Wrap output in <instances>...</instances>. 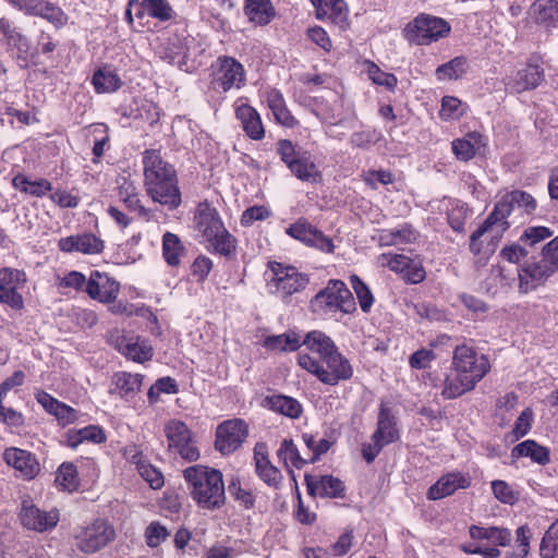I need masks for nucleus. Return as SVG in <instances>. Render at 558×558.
<instances>
[{
	"mask_svg": "<svg viewBox=\"0 0 558 558\" xmlns=\"http://www.w3.org/2000/svg\"><path fill=\"white\" fill-rule=\"evenodd\" d=\"M143 163L147 194L170 210L178 208L182 199L174 168L155 149L144 151Z\"/></svg>",
	"mask_w": 558,
	"mask_h": 558,
	"instance_id": "f257e3e1",
	"label": "nucleus"
},
{
	"mask_svg": "<svg viewBox=\"0 0 558 558\" xmlns=\"http://www.w3.org/2000/svg\"><path fill=\"white\" fill-rule=\"evenodd\" d=\"M193 499L205 509H218L225 504V484L219 470L193 465L183 472Z\"/></svg>",
	"mask_w": 558,
	"mask_h": 558,
	"instance_id": "f03ea898",
	"label": "nucleus"
},
{
	"mask_svg": "<svg viewBox=\"0 0 558 558\" xmlns=\"http://www.w3.org/2000/svg\"><path fill=\"white\" fill-rule=\"evenodd\" d=\"M298 364L316 376L319 381L329 386H336L353 376L350 361L339 350H333V353L323 360H316L311 354L300 353Z\"/></svg>",
	"mask_w": 558,
	"mask_h": 558,
	"instance_id": "7ed1b4c3",
	"label": "nucleus"
},
{
	"mask_svg": "<svg viewBox=\"0 0 558 558\" xmlns=\"http://www.w3.org/2000/svg\"><path fill=\"white\" fill-rule=\"evenodd\" d=\"M311 311L317 315H331L340 311L352 314L356 311L352 292L339 279H330L310 302Z\"/></svg>",
	"mask_w": 558,
	"mask_h": 558,
	"instance_id": "20e7f679",
	"label": "nucleus"
},
{
	"mask_svg": "<svg viewBox=\"0 0 558 558\" xmlns=\"http://www.w3.org/2000/svg\"><path fill=\"white\" fill-rule=\"evenodd\" d=\"M536 199L527 192L513 190L506 193L495 205L493 211L488 215L490 220H494L496 225L502 226L501 231L507 230L510 227V222L507 218L514 215L515 217H522L524 215L530 216L536 209Z\"/></svg>",
	"mask_w": 558,
	"mask_h": 558,
	"instance_id": "39448f33",
	"label": "nucleus"
},
{
	"mask_svg": "<svg viewBox=\"0 0 558 558\" xmlns=\"http://www.w3.org/2000/svg\"><path fill=\"white\" fill-rule=\"evenodd\" d=\"M451 27L440 17L420 14L404 29L407 39L415 45L425 46L449 35Z\"/></svg>",
	"mask_w": 558,
	"mask_h": 558,
	"instance_id": "423d86ee",
	"label": "nucleus"
},
{
	"mask_svg": "<svg viewBox=\"0 0 558 558\" xmlns=\"http://www.w3.org/2000/svg\"><path fill=\"white\" fill-rule=\"evenodd\" d=\"M114 537L116 531L113 526L102 519H97L86 526H81L74 534L75 546L86 555L101 550Z\"/></svg>",
	"mask_w": 558,
	"mask_h": 558,
	"instance_id": "0eeeda50",
	"label": "nucleus"
},
{
	"mask_svg": "<svg viewBox=\"0 0 558 558\" xmlns=\"http://www.w3.org/2000/svg\"><path fill=\"white\" fill-rule=\"evenodd\" d=\"M269 269L272 274L271 279L268 281L269 291L284 299L300 292L308 283V278L299 272L294 267L270 262Z\"/></svg>",
	"mask_w": 558,
	"mask_h": 558,
	"instance_id": "6e6552de",
	"label": "nucleus"
},
{
	"mask_svg": "<svg viewBox=\"0 0 558 558\" xmlns=\"http://www.w3.org/2000/svg\"><path fill=\"white\" fill-rule=\"evenodd\" d=\"M452 367L475 381H481L490 368L488 359L465 344L458 345L453 351Z\"/></svg>",
	"mask_w": 558,
	"mask_h": 558,
	"instance_id": "1a4fd4ad",
	"label": "nucleus"
},
{
	"mask_svg": "<svg viewBox=\"0 0 558 558\" xmlns=\"http://www.w3.org/2000/svg\"><path fill=\"white\" fill-rule=\"evenodd\" d=\"M169 450L180 454L186 461H196L199 451L192 439V433L184 422L171 420L165 426Z\"/></svg>",
	"mask_w": 558,
	"mask_h": 558,
	"instance_id": "9d476101",
	"label": "nucleus"
},
{
	"mask_svg": "<svg viewBox=\"0 0 558 558\" xmlns=\"http://www.w3.org/2000/svg\"><path fill=\"white\" fill-rule=\"evenodd\" d=\"M247 435V424L243 420L225 421L217 427L215 447L221 453L229 454L242 446Z\"/></svg>",
	"mask_w": 558,
	"mask_h": 558,
	"instance_id": "9b49d317",
	"label": "nucleus"
},
{
	"mask_svg": "<svg viewBox=\"0 0 558 558\" xmlns=\"http://www.w3.org/2000/svg\"><path fill=\"white\" fill-rule=\"evenodd\" d=\"M26 282L24 271L3 267L0 269V303L13 310H22L24 300L19 289Z\"/></svg>",
	"mask_w": 558,
	"mask_h": 558,
	"instance_id": "f8f14e48",
	"label": "nucleus"
},
{
	"mask_svg": "<svg viewBox=\"0 0 558 558\" xmlns=\"http://www.w3.org/2000/svg\"><path fill=\"white\" fill-rule=\"evenodd\" d=\"M557 271L541 254L537 258L526 262L519 270V289L523 293L535 290L544 284Z\"/></svg>",
	"mask_w": 558,
	"mask_h": 558,
	"instance_id": "ddd939ff",
	"label": "nucleus"
},
{
	"mask_svg": "<svg viewBox=\"0 0 558 558\" xmlns=\"http://www.w3.org/2000/svg\"><path fill=\"white\" fill-rule=\"evenodd\" d=\"M0 40L16 49V59L21 68H27L36 56V52L31 51L28 38L7 17H0Z\"/></svg>",
	"mask_w": 558,
	"mask_h": 558,
	"instance_id": "4468645a",
	"label": "nucleus"
},
{
	"mask_svg": "<svg viewBox=\"0 0 558 558\" xmlns=\"http://www.w3.org/2000/svg\"><path fill=\"white\" fill-rule=\"evenodd\" d=\"M243 65L232 57L221 56L216 60L215 84L223 92L240 88L244 82Z\"/></svg>",
	"mask_w": 558,
	"mask_h": 558,
	"instance_id": "2eb2a0df",
	"label": "nucleus"
},
{
	"mask_svg": "<svg viewBox=\"0 0 558 558\" xmlns=\"http://www.w3.org/2000/svg\"><path fill=\"white\" fill-rule=\"evenodd\" d=\"M3 460L19 473L20 477L27 481L35 478L40 471V464L35 454L24 449L7 448Z\"/></svg>",
	"mask_w": 558,
	"mask_h": 558,
	"instance_id": "dca6fc26",
	"label": "nucleus"
},
{
	"mask_svg": "<svg viewBox=\"0 0 558 558\" xmlns=\"http://www.w3.org/2000/svg\"><path fill=\"white\" fill-rule=\"evenodd\" d=\"M58 247L64 253H82L85 255L99 254L104 250V241L94 233L85 232L81 234L61 238Z\"/></svg>",
	"mask_w": 558,
	"mask_h": 558,
	"instance_id": "f3484780",
	"label": "nucleus"
},
{
	"mask_svg": "<svg viewBox=\"0 0 558 558\" xmlns=\"http://www.w3.org/2000/svg\"><path fill=\"white\" fill-rule=\"evenodd\" d=\"M120 284L106 274L92 271L86 283L87 294L99 302L109 303L118 296Z\"/></svg>",
	"mask_w": 558,
	"mask_h": 558,
	"instance_id": "a211bd4d",
	"label": "nucleus"
},
{
	"mask_svg": "<svg viewBox=\"0 0 558 558\" xmlns=\"http://www.w3.org/2000/svg\"><path fill=\"white\" fill-rule=\"evenodd\" d=\"M59 521V512L56 509L50 511H41L34 505L23 504L21 511L22 524L38 532L50 530L57 525Z\"/></svg>",
	"mask_w": 558,
	"mask_h": 558,
	"instance_id": "6ab92c4d",
	"label": "nucleus"
},
{
	"mask_svg": "<svg viewBox=\"0 0 558 558\" xmlns=\"http://www.w3.org/2000/svg\"><path fill=\"white\" fill-rule=\"evenodd\" d=\"M255 472L268 486L278 487L282 481V474L268 459V448L264 442H257L254 447Z\"/></svg>",
	"mask_w": 558,
	"mask_h": 558,
	"instance_id": "aec40b11",
	"label": "nucleus"
},
{
	"mask_svg": "<svg viewBox=\"0 0 558 558\" xmlns=\"http://www.w3.org/2000/svg\"><path fill=\"white\" fill-rule=\"evenodd\" d=\"M544 80V70L535 64H526L510 76L506 83L507 88L520 94L536 88Z\"/></svg>",
	"mask_w": 558,
	"mask_h": 558,
	"instance_id": "412c9836",
	"label": "nucleus"
},
{
	"mask_svg": "<svg viewBox=\"0 0 558 558\" xmlns=\"http://www.w3.org/2000/svg\"><path fill=\"white\" fill-rule=\"evenodd\" d=\"M470 485L471 481L469 476L460 472L447 473L428 488L427 498L438 500L452 495L460 488H468Z\"/></svg>",
	"mask_w": 558,
	"mask_h": 558,
	"instance_id": "4be33fe9",
	"label": "nucleus"
},
{
	"mask_svg": "<svg viewBox=\"0 0 558 558\" xmlns=\"http://www.w3.org/2000/svg\"><path fill=\"white\" fill-rule=\"evenodd\" d=\"M307 490L322 498H341L344 496L343 483L332 475L305 476Z\"/></svg>",
	"mask_w": 558,
	"mask_h": 558,
	"instance_id": "5701e85b",
	"label": "nucleus"
},
{
	"mask_svg": "<svg viewBox=\"0 0 558 558\" xmlns=\"http://www.w3.org/2000/svg\"><path fill=\"white\" fill-rule=\"evenodd\" d=\"M373 436L387 445L397 441L400 437L397 427V416L392 409L384 401L379 405L377 426Z\"/></svg>",
	"mask_w": 558,
	"mask_h": 558,
	"instance_id": "b1692460",
	"label": "nucleus"
},
{
	"mask_svg": "<svg viewBox=\"0 0 558 558\" xmlns=\"http://www.w3.org/2000/svg\"><path fill=\"white\" fill-rule=\"evenodd\" d=\"M194 222L195 229L202 235L203 240L223 227V222L217 209L211 207L207 202L197 205Z\"/></svg>",
	"mask_w": 558,
	"mask_h": 558,
	"instance_id": "393cba45",
	"label": "nucleus"
},
{
	"mask_svg": "<svg viewBox=\"0 0 558 558\" xmlns=\"http://www.w3.org/2000/svg\"><path fill=\"white\" fill-rule=\"evenodd\" d=\"M117 349L125 357L137 363H144L153 357V348L140 337L122 336L118 340Z\"/></svg>",
	"mask_w": 558,
	"mask_h": 558,
	"instance_id": "a878e982",
	"label": "nucleus"
},
{
	"mask_svg": "<svg viewBox=\"0 0 558 558\" xmlns=\"http://www.w3.org/2000/svg\"><path fill=\"white\" fill-rule=\"evenodd\" d=\"M316 9V17L328 19L344 27L348 23V7L343 0H311Z\"/></svg>",
	"mask_w": 558,
	"mask_h": 558,
	"instance_id": "bb28decb",
	"label": "nucleus"
},
{
	"mask_svg": "<svg viewBox=\"0 0 558 558\" xmlns=\"http://www.w3.org/2000/svg\"><path fill=\"white\" fill-rule=\"evenodd\" d=\"M235 117L241 121L243 131L250 138L255 141L264 138L265 129L256 109L247 104L238 105Z\"/></svg>",
	"mask_w": 558,
	"mask_h": 558,
	"instance_id": "cd10ccee",
	"label": "nucleus"
},
{
	"mask_svg": "<svg viewBox=\"0 0 558 558\" xmlns=\"http://www.w3.org/2000/svg\"><path fill=\"white\" fill-rule=\"evenodd\" d=\"M142 381L143 376L141 374H131L128 372L116 373L112 377V388L110 392L130 401L140 392Z\"/></svg>",
	"mask_w": 558,
	"mask_h": 558,
	"instance_id": "c85d7f7f",
	"label": "nucleus"
},
{
	"mask_svg": "<svg viewBox=\"0 0 558 558\" xmlns=\"http://www.w3.org/2000/svg\"><path fill=\"white\" fill-rule=\"evenodd\" d=\"M420 232L410 223H402L393 229H384L378 233V243L381 246L410 244L417 241Z\"/></svg>",
	"mask_w": 558,
	"mask_h": 558,
	"instance_id": "c756f323",
	"label": "nucleus"
},
{
	"mask_svg": "<svg viewBox=\"0 0 558 558\" xmlns=\"http://www.w3.org/2000/svg\"><path fill=\"white\" fill-rule=\"evenodd\" d=\"M485 146L484 137L478 132H469L451 143V150L460 161H469L475 157L481 147Z\"/></svg>",
	"mask_w": 558,
	"mask_h": 558,
	"instance_id": "7c9ffc66",
	"label": "nucleus"
},
{
	"mask_svg": "<svg viewBox=\"0 0 558 558\" xmlns=\"http://www.w3.org/2000/svg\"><path fill=\"white\" fill-rule=\"evenodd\" d=\"M207 250L211 253L219 254L228 259L236 254V239L223 226L217 232L211 233L204 239Z\"/></svg>",
	"mask_w": 558,
	"mask_h": 558,
	"instance_id": "2f4dec72",
	"label": "nucleus"
},
{
	"mask_svg": "<svg viewBox=\"0 0 558 558\" xmlns=\"http://www.w3.org/2000/svg\"><path fill=\"white\" fill-rule=\"evenodd\" d=\"M477 381L453 368L445 377L441 395L445 399H456L475 388Z\"/></svg>",
	"mask_w": 558,
	"mask_h": 558,
	"instance_id": "473e14b6",
	"label": "nucleus"
},
{
	"mask_svg": "<svg viewBox=\"0 0 558 558\" xmlns=\"http://www.w3.org/2000/svg\"><path fill=\"white\" fill-rule=\"evenodd\" d=\"M531 17L539 25L550 28L558 25V2L556 0H536L530 10Z\"/></svg>",
	"mask_w": 558,
	"mask_h": 558,
	"instance_id": "72a5a7b5",
	"label": "nucleus"
},
{
	"mask_svg": "<svg viewBox=\"0 0 558 558\" xmlns=\"http://www.w3.org/2000/svg\"><path fill=\"white\" fill-rule=\"evenodd\" d=\"M302 345H305L308 351L317 354L316 360H323L328 354L338 350L333 340L320 330H313L306 333L302 339Z\"/></svg>",
	"mask_w": 558,
	"mask_h": 558,
	"instance_id": "f704fd0d",
	"label": "nucleus"
},
{
	"mask_svg": "<svg viewBox=\"0 0 558 558\" xmlns=\"http://www.w3.org/2000/svg\"><path fill=\"white\" fill-rule=\"evenodd\" d=\"M512 458H522L527 457L533 462H536L541 465H546L550 461V452L547 447L541 446L533 439L524 440L518 444L511 450Z\"/></svg>",
	"mask_w": 558,
	"mask_h": 558,
	"instance_id": "c9c22d12",
	"label": "nucleus"
},
{
	"mask_svg": "<svg viewBox=\"0 0 558 558\" xmlns=\"http://www.w3.org/2000/svg\"><path fill=\"white\" fill-rule=\"evenodd\" d=\"M244 13L250 22L267 25L275 16L270 0H245Z\"/></svg>",
	"mask_w": 558,
	"mask_h": 558,
	"instance_id": "e433bc0d",
	"label": "nucleus"
},
{
	"mask_svg": "<svg viewBox=\"0 0 558 558\" xmlns=\"http://www.w3.org/2000/svg\"><path fill=\"white\" fill-rule=\"evenodd\" d=\"M141 10L136 13L142 19L144 14L160 22H168L175 17V12L168 0H142Z\"/></svg>",
	"mask_w": 558,
	"mask_h": 558,
	"instance_id": "4c0bfd02",
	"label": "nucleus"
},
{
	"mask_svg": "<svg viewBox=\"0 0 558 558\" xmlns=\"http://www.w3.org/2000/svg\"><path fill=\"white\" fill-rule=\"evenodd\" d=\"M288 169L293 175L304 182L316 183L322 179V174L308 153L296 159Z\"/></svg>",
	"mask_w": 558,
	"mask_h": 558,
	"instance_id": "58836bf2",
	"label": "nucleus"
},
{
	"mask_svg": "<svg viewBox=\"0 0 558 558\" xmlns=\"http://www.w3.org/2000/svg\"><path fill=\"white\" fill-rule=\"evenodd\" d=\"M265 401L270 410L288 417L298 418L302 414L301 403L292 397L276 395L267 397Z\"/></svg>",
	"mask_w": 558,
	"mask_h": 558,
	"instance_id": "ea45409f",
	"label": "nucleus"
},
{
	"mask_svg": "<svg viewBox=\"0 0 558 558\" xmlns=\"http://www.w3.org/2000/svg\"><path fill=\"white\" fill-rule=\"evenodd\" d=\"M470 536L473 539H487L495 545L507 546L511 542V532L504 527L470 526Z\"/></svg>",
	"mask_w": 558,
	"mask_h": 558,
	"instance_id": "a19ab883",
	"label": "nucleus"
},
{
	"mask_svg": "<svg viewBox=\"0 0 558 558\" xmlns=\"http://www.w3.org/2000/svg\"><path fill=\"white\" fill-rule=\"evenodd\" d=\"M185 252L186 250L177 234L166 232L162 235V256L169 266H179Z\"/></svg>",
	"mask_w": 558,
	"mask_h": 558,
	"instance_id": "79ce46f5",
	"label": "nucleus"
},
{
	"mask_svg": "<svg viewBox=\"0 0 558 558\" xmlns=\"http://www.w3.org/2000/svg\"><path fill=\"white\" fill-rule=\"evenodd\" d=\"M263 345L277 352L296 351L302 345L301 337L293 331L265 338Z\"/></svg>",
	"mask_w": 558,
	"mask_h": 558,
	"instance_id": "37998d69",
	"label": "nucleus"
},
{
	"mask_svg": "<svg viewBox=\"0 0 558 558\" xmlns=\"http://www.w3.org/2000/svg\"><path fill=\"white\" fill-rule=\"evenodd\" d=\"M92 83L97 93H112L121 86L120 77L108 66L98 69L93 75Z\"/></svg>",
	"mask_w": 558,
	"mask_h": 558,
	"instance_id": "c03bdc74",
	"label": "nucleus"
},
{
	"mask_svg": "<svg viewBox=\"0 0 558 558\" xmlns=\"http://www.w3.org/2000/svg\"><path fill=\"white\" fill-rule=\"evenodd\" d=\"M12 185L16 190L36 197H41L47 192L52 190V185L48 180L39 179L36 181H31L23 174L15 175L12 180Z\"/></svg>",
	"mask_w": 558,
	"mask_h": 558,
	"instance_id": "a18cd8bd",
	"label": "nucleus"
},
{
	"mask_svg": "<svg viewBox=\"0 0 558 558\" xmlns=\"http://www.w3.org/2000/svg\"><path fill=\"white\" fill-rule=\"evenodd\" d=\"M277 456L287 468L292 465L296 469H302L306 463H310L308 457L301 456L292 439L282 440L277 451Z\"/></svg>",
	"mask_w": 558,
	"mask_h": 558,
	"instance_id": "49530a36",
	"label": "nucleus"
},
{
	"mask_svg": "<svg viewBox=\"0 0 558 558\" xmlns=\"http://www.w3.org/2000/svg\"><path fill=\"white\" fill-rule=\"evenodd\" d=\"M466 73V59L464 57H456L447 63L436 69L438 80H458Z\"/></svg>",
	"mask_w": 558,
	"mask_h": 558,
	"instance_id": "de8ad7c7",
	"label": "nucleus"
},
{
	"mask_svg": "<svg viewBox=\"0 0 558 558\" xmlns=\"http://www.w3.org/2000/svg\"><path fill=\"white\" fill-rule=\"evenodd\" d=\"M268 105L277 122L289 128L296 124V120L286 108L283 98L279 93H274L268 97Z\"/></svg>",
	"mask_w": 558,
	"mask_h": 558,
	"instance_id": "09e8293b",
	"label": "nucleus"
},
{
	"mask_svg": "<svg viewBox=\"0 0 558 558\" xmlns=\"http://www.w3.org/2000/svg\"><path fill=\"white\" fill-rule=\"evenodd\" d=\"M119 197L131 211H138L140 215L146 214V209L141 205L136 186L132 182L124 180L119 186Z\"/></svg>",
	"mask_w": 558,
	"mask_h": 558,
	"instance_id": "8fccbe9b",
	"label": "nucleus"
},
{
	"mask_svg": "<svg viewBox=\"0 0 558 558\" xmlns=\"http://www.w3.org/2000/svg\"><path fill=\"white\" fill-rule=\"evenodd\" d=\"M350 283L357 298L362 312L368 313L374 304V295L371 289L356 276H350Z\"/></svg>",
	"mask_w": 558,
	"mask_h": 558,
	"instance_id": "3c124183",
	"label": "nucleus"
},
{
	"mask_svg": "<svg viewBox=\"0 0 558 558\" xmlns=\"http://www.w3.org/2000/svg\"><path fill=\"white\" fill-rule=\"evenodd\" d=\"M228 492L245 509H252L255 505V495L252 489L243 487L238 477H233L229 485Z\"/></svg>",
	"mask_w": 558,
	"mask_h": 558,
	"instance_id": "603ef678",
	"label": "nucleus"
},
{
	"mask_svg": "<svg viewBox=\"0 0 558 558\" xmlns=\"http://www.w3.org/2000/svg\"><path fill=\"white\" fill-rule=\"evenodd\" d=\"M56 482L63 489L72 490L77 487V472L72 463H62L57 472Z\"/></svg>",
	"mask_w": 558,
	"mask_h": 558,
	"instance_id": "864d4df0",
	"label": "nucleus"
},
{
	"mask_svg": "<svg viewBox=\"0 0 558 558\" xmlns=\"http://www.w3.org/2000/svg\"><path fill=\"white\" fill-rule=\"evenodd\" d=\"M495 225L494 220H490V218L487 217L485 221L472 233L470 238V251L474 255H480L483 252L482 238L486 234H490Z\"/></svg>",
	"mask_w": 558,
	"mask_h": 558,
	"instance_id": "5fc2aeb1",
	"label": "nucleus"
},
{
	"mask_svg": "<svg viewBox=\"0 0 558 558\" xmlns=\"http://www.w3.org/2000/svg\"><path fill=\"white\" fill-rule=\"evenodd\" d=\"M553 234L554 232L547 227H529L521 234L520 241L525 245L534 246L537 243L549 239Z\"/></svg>",
	"mask_w": 558,
	"mask_h": 558,
	"instance_id": "6e6d98bb",
	"label": "nucleus"
},
{
	"mask_svg": "<svg viewBox=\"0 0 558 558\" xmlns=\"http://www.w3.org/2000/svg\"><path fill=\"white\" fill-rule=\"evenodd\" d=\"M305 153V150L296 149L289 140H280L277 143V154L280 156L281 161L287 166V168H289Z\"/></svg>",
	"mask_w": 558,
	"mask_h": 558,
	"instance_id": "4d7b16f0",
	"label": "nucleus"
},
{
	"mask_svg": "<svg viewBox=\"0 0 558 558\" xmlns=\"http://www.w3.org/2000/svg\"><path fill=\"white\" fill-rule=\"evenodd\" d=\"M468 217V206L465 204H458L448 214V222L456 232H463Z\"/></svg>",
	"mask_w": 558,
	"mask_h": 558,
	"instance_id": "13d9d810",
	"label": "nucleus"
},
{
	"mask_svg": "<svg viewBox=\"0 0 558 558\" xmlns=\"http://www.w3.org/2000/svg\"><path fill=\"white\" fill-rule=\"evenodd\" d=\"M314 228L315 226L305 219H299L287 229V234L305 244L306 241H310L308 239L312 235Z\"/></svg>",
	"mask_w": 558,
	"mask_h": 558,
	"instance_id": "bf43d9fd",
	"label": "nucleus"
},
{
	"mask_svg": "<svg viewBox=\"0 0 558 558\" xmlns=\"http://www.w3.org/2000/svg\"><path fill=\"white\" fill-rule=\"evenodd\" d=\"M137 471L151 488L158 489L163 485V476L161 472L151 464L147 462L138 463Z\"/></svg>",
	"mask_w": 558,
	"mask_h": 558,
	"instance_id": "052dcab7",
	"label": "nucleus"
},
{
	"mask_svg": "<svg viewBox=\"0 0 558 558\" xmlns=\"http://www.w3.org/2000/svg\"><path fill=\"white\" fill-rule=\"evenodd\" d=\"M369 78L377 85H381L392 90L397 85V77L391 73L383 72L376 64L372 63L368 68Z\"/></svg>",
	"mask_w": 558,
	"mask_h": 558,
	"instance_id": "680f3d73",
	"label": "nucleus"
},
{
	"mask_svg": "<svg viewBox=\"0 0 558 558\" xmlns=\"http://www.w3.org/2000/svg\"><path fill=\"white\" fill-rule=\"evenodd\" d=\"M308 240L310 241H306L305 245L315 247L322 252L332 253L335 250V245L331 238L325 235L316 227L314 228L312 235L310 236Z\"/></svg>",
	"mask_w": 558,
	"mask_h": 558,
	"instance_id": "e2e57ef3",
	"label": "nucleus"
},
{
	"mask_svg": "<svg viewBox=\"0 0 558 558\" xmlns=\"http://www.w3.org/2000/svg\"><path fill=\"white\" fill-rule=\"evenodd\" d=\"M462 102L452 96H445L441 101L440 116L446 119H458L462 114Z\"/></svg>",
	"mask_w": 558,
	"mask_h": 558,
	"instance_id": "0e129e2a",
	"label": "nucleus"
},
{
	"mask_svg": "<svg viewBox=\"0 0 558 558\" xmlns=\"http://www.w3.org/2000/svg\"><path fill=\"white\" fill-rule=\"evenodd\" d=\"M533 412L531 409L526 408L517 418L512 429V433L517 439L524 437L531 430Z\"/></svg>",
	"mask_w": 558,
	"mask_h": 558,
	"instance_id": "69168bd1",
	"label": "nucleus"
},
{
	"mask_svg": "<svg viewBox=\"0 0 558 558\" xmlns=\"http://www.w3.org/2000/svg\"><path fill=\"white\" fill-rule=\"evenodd\" d=\"M270 216V211L265 206H252L245 209L241 217V225L251 226L254 221L265 220Z\"/></svg>",
	"mask_w": 558,
	"mask_h": 558,
	"instance_id": "338daca9",
	"label": "nucleus"
},
{
	"mask_svg": "<svg viewBox=\"0 0 558 558\" xmlns=\"http://www.w3.org/2000/svg\"><path fill=\"white\" fill-rule=\"evenodd\" d=\"M379 133L376 130H365L354 132L351 135L350 143L359 148H365L379 140Z\"/></svg>",
	"mask_w": 558,
	"mask_h": 558,
	"instance_id": "774afa93",
	"label": "nucleus"
}]
</instances>
